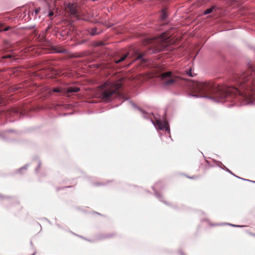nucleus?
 I'll return each instance as SVG.
<instances>
[{
  "label": "nucleus",
  "instance_id": "nucleus-1",
  "mask_svg": "<svg viewBox=\"0 0 255 255\" xmlns=\"http://www.w3.org/2000/svg\"><path fill=\"white\" fill-rule=\"evenodd\" d=\"M191 86L192 92L197 94L194 96L211 98L215 101L225 98L229 93H240V91L234 88L227 89L221 86L216 87L206 82H193Z\"/></svg>",
  "mask_w": 255,
  "mask_h": 255
},
{
  "label": "nucleus",
  "instance_id": "nucleus-2",
  "mask_svg": "<svg viewBox=\"0 0 255 255\" xmlns=\"http://www.w3.org/2000/svg\"><path fill=\"white\" fill-rule=\"evenodd\" d=\"M121 85L122 83L120 82L116 83L107 82L100 87L98 96L104 101H108L112 96L119 94L118 90Z\"/></svg>",
  "mask_w": 255,
  "mask_h": 255
},
{
  "label": "nucleus",
  "instance_id": "nucleus-3",
  "mask_svg": "<svg viewBox=\"0 0 255 255\" xmlns=\"http://www.w3.org/2000/svg\"><path fill=\"white\" fill-rule=\"evenodd\" d=\"M159 77L162 84L166 87L172 85L176 80V77L170 71L163 72Z\"/></svg>",
  "mask_w": 255,
  "mask_h": 255
},
{
  "label": "nucleus",
  "instance_id": "nucleus-4",
  "mask_svg": "<svg viewBox=\"0 0 255 255\" xmlns=\"http://www.w3.org/2000/svg\"><path fill=\"white\" fill-rule=\"evenodd\" d=\"M153 124L156 128L160 129L165 128V129L167 131L169 130L167 123L165 121H162L159 120H156L155 122H153Z\"/></svg>",
  "mask_w": 255,
  "mask_h": 255
},
{
  "label": "nucleus",
  "instance_id": "nucleus-5",
  "mask_svg": "<svg viewBox=\"0 0 255 255\" xmlns=\"http://www.w3.org/2000/svg\"><path fill=\"white\" fill-rule=\"evenodd\" d=\"M243 98L246 100L247 104L252 102L254 99V98L252 96L247 94L243 95Z\"/></svg>",
  "mask_w": 255,
  "mask_h": 255
},
{
  "label": "nucleus",
  "instance_id": "nucleus-6",
  "mask_svg": "<svg viewBox=\"0 0 255 255\" xmlns=\"http://www.w3.org/2000/svg\"><path fill=\"white\" fill-rule=\"evenodd\" d=\"M80 90V89L78 87H69L66 89L67 93L77 92Z\"/></svg>",
  "mask_w": 255,
  "mask_h": 255
},
{
  "label": "nucleus",
  "instance_id": "nucleus-7",
  "mask_svg": "<svg viewBox=\"0 0 255 255\" xmlns=\"http://www.w3.org/2000/svg\"><path fill=\"white\" fill-rule=\"evenodd\" d=\"M128 54H126L124 55V56L121 57V58L120 59L115 61V63H119L124 61L126 58V57L128 56Z\"/></svg>",
  "mask_w": 255,
  "mask_h": 255
},
{
  "label": "nucleus",
  "instance_id": "nucleus-8",
  "mask_svg": "<svg viewBox=\"0 0 255 255\" xmlns=\"http://www.w3.org/2000/svg\"><path fill=\"white\" fill-rule=\"evenodd\" d=\"M167 14L165 10H163L161 14V18L162 19H165L167 17Z\"/></svg>",
  "mask_w": 255,
  "mask_h": 255
},
{
  "label": "nucleus",
  "instance_id": "nucleus-9",
  "mask_svg": "<svg viewBox=\"0 0 255 255\" xmlns=\"http://www.w3.org/2000/svg\"><path fill=\"white\" fill-rule=\"evenodd\" d=\"M213 8H210L206 9L204 11V14H207L211 13L213 11Z\"/></svg>",
  "mask_w": 255,
  "mask_h": 255
},
{
  "label": "nucleus",
  "instance_id": "nucleus-10",
  "mask_svg": "<svg viewBox=\"0 0 255 255\" xmlns=\"http://www.w3.org/2000/svg\"><path fill=\"white\" fill-rule=\"evenodd\" d=\"M53 91L54 92H60L61 91V90L60 88H57L53 89Z\"/></svg>",
  "mask_w": 255,
  "mask_h": 255
},
{
  "label": "nucleus",
  "instance_id": "nucleus-11",
  "mask_svg": "<svg viewBox=\"0 0 255 255\" xmlns=\"http://www.w3.org/2000/svg\"><path fill=\"white\" fill-rule=\"evenodd\" d=\"M72 14H74L76 13L75 9L71 8L70 9Z\"/></svg>",
  "mask_w": 255,
  "mask_h": 255
},
{
  "label": "nucleus",
  "instance_id": "nucleus-12",
  "mask_svg": "<svg viewBox=\"0 0 255 255\" xmlns=\"http://www.w3.org/2000/svg\"><path fill=\"white\" fill-rule=\"evenodd\" d=\"M187 74L190 76H193V75L192 74V72H191V70H189L187 72Z\"/></svg>",
  "mask_w": 255,
  "mask_h": 255
},
{
  "label": "nucleus",
  "instance_id": "nucleus-13",
  "mask_svg": "<svg viewBox=\"0 0 255 255\" xmlns=\"http://www.w3.org/2000/svg\"><path fill=\"white\" fill-rule=\"evenodd\" d=\"M40 10V8H36L35 10V13L36 14H37L39 11Z\"/></svg>",
  "mask_w": 255,
  "mask_h": 255
},
{
  "label": "nucleus",
  "instance_id": "nucleus-14",
  "mask_svg": "<svg viewBox=\"0 0 255 255\" xmlns=\"http://www.w3.org/2000/svg\"><path fill=\"white\" fill-rule=\"evenodd\" d=\"M10 57H11L10 55H7L3 57V58H10Z\"/></svg>",
  "mask_w": 255,
  "mask_h": 255
},
{
  "label": "nucleus",
  "instance_id": "nucleus-15",
  "mask_svg": "<svg viewBox=\"0 0 255 255\" xmlns=\"http://www.w3.org/2000/svg\"><path fill=\"white\" fill-rule=\"evenodd\" d=\"M142 57V55L141 54H139L138 57H137L136 59H140Z\"/></svg>",
  "mask_w": 255,
  "mask_h": 255
},
{
  "label": "nucleus",
  "instance_id": "nucleus-16",
  "mask_svg": "<svg viewBox=\"0 0 255 255\" xmlns=\"http://www.w3.org/2000/svg\"><path fill=\"white\" fill-rule=\"evenodd\" d=\"M53 14V13L51 12L49 13V17H51Z\"/></svg>",
  "mask_w": 255,
  "mask_h": 255
},
{
  "label": "nucleus",
  "instance_id": "nucleus-17",
  "mask_svg": "<svg viewBox=\"0 0 255 255\" xmlns=\"http://www.w3.org/2000/svg\"><path fill=\"white\" fill-rule=\"evenodd\" d=\"M1 27H2V25L0 24V31H1L2 30Z\"/></svg>",
  "mask_w": 255,
  "mask_h": 255
},
{
  "label": "nucleus",
  "instance_id": "nucleus-18",
  "mask_svg": "<svg viewBox=\"0 0 255 255\" xmlns=\"http://www.w3.org/2000/svg\"><path fill=\"white\" fill-rule=\"evenodd\" d=\"M9 29V28L8 27H6V28L4 29V31H7Z\"/></svg>",
  "mask_w": 255,
  "mask_h": 255
},
{
  "label": "nucleus",
  "instance_id": "nucleus-19",
  "mask_svg": "<svg viewBox=\"0 0 255 255\" xmlns=\"http://www.w3.org/2000/svg\"><path fill=\"white\" fill-rule=\"evenodd\" d=\"M95 34V32H93V33H92V35H94V34Z\"/></svg>",
  "mask_w": 255,
  "mask_h": 255
}]
</instances>
